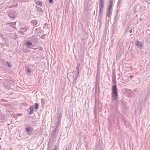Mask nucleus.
<instances>
[{
  "instance_id": "nucleus-7",
  "label": "nucleus",
  "mask_w": 150,
  "mask_h": 150,
  "mask_svg": "<svg viewBox=\"0 0 150 150\" xmlns=\"http://www.w3.org/2000/svg\"><path fill=\"white\" fill-rule=\"evenodd\" d=\"M29 110H30V111L29 112V114H31L33 113L34 108L33 106H31L29 108Z\"/></svg>"
},
{
  "instance_id": "nucleus-8",
  "label": "nucleus",
  "mask_w": 150,
  "mask_h": 150,
  "mask_svg": "<svg viewBox=\"0 0 150 150\" xmlns=\"http://www.w3.org/2000/svg\"><path fill=\"white\" fill-rule=\"evenodd\" d=\"M9 28L8 29V31L10 32H11L13 30L14 28L12 25H10L8 27V28Z\"/></svg>"
},
{
  "instance_id": "nucleus-20",
  "label": "nucleus",
  "mask_w": 150,
  "mask_h": 150,
  "mask_svg": "<svg viewBox=\"0 0 150 150\" xmlns=\"http://www.w3.org/2000/svg\"><path fill=\"white\" fill-rule=\"evenodd\" d=\"M79 67H77V74H79Z\"/></svg>"
},
{
  "instance_id": "nucleus-3",
  "label": "nucleus",
  "mask_w": 150,
  "mask_h": 150,
  "mask_svg": "<svg viewBox=\"0 0 150 150\" xmlns=\"http://www.w3.org/2000/svg\"><path fill=\"white\" fill-rule=\"evenodd\" d=\"M103 7H100L99 11V18L98 20L99 21L100 20V19L102 16L103 13Z\"/></svg>"
},
{
  "instance_id": "nucleus-12",
  "label": "nucleus",
  "mask_w": 150,
  "mask_h": 150,
  "mask_svg": "<svg viewBox=\"0 0 150 150\" xmlns=\"http://www.w3.org/2000/svg\"><path fill=\"white\" fill-rule=\"evenodd\" d=\"M100 4L99 5V8L103 7L104 6V2H100Z\"/></svg>"
},
{
  "instance_id": "nucleus-27",
  "label": "nucleus",
  "mask_w": 150,
  "mask_h": 150,
  "mask_svg": "<svg viewBox=\"0 0 150 150\" xmlns=\"http://www.w3.org/2000/svg\"><path fill=\"white\" fill-rule=\"evenodd\" d=\"M121 3V1H120V0H119L118 2V4H120Z\"/></svg>"
},
{
  "instance_id": "nucleus-17",
  "label": "nucleus",
  "mask_w": 150,
  "mask_h": 150,
  "mask_svg": "<svg viewBox=\"0 0 150 150\" xmlns=\"http://www.w3.org/2000/svg\"><path fill=\"white\" fill-rule=\"evenodd\" d=\"M54 138H52V137L51 136L50 137V139H49V142L51 143L53 141V139Z\"/></svg>"
},
{
  "instance_id": "nucleus-5",
  "label": "nucleus",
  "mask_w": 150,
  "mask_h": 150,
  "mask_svg": "<svg viewBox=\"0 0 150 150\" xmlns=\"http://www.w3.org/2000/svg\"><path fill=\"white\" fill-rule=\"evenodd\" d=\"M22 30H23V31H21L20 32V33L22 34V35H23L24 34V31H25L27 29V28L26 27H21L20 28Z\"/></svg>"
},
{
  "instance_id": "nucleus-32",
  "label": "nucleus",
  "mask_w": 150,
  "mask_h": 150,
  "mask_svg": "<svg viewBox=\"0 0 150 150\" xmlns=\"http://www.w3.org/2000/svg\"><path fill=\"white\" fill-rule=\"evenodd\" d=\"M132 30H129V32L130 33H132Z\"/></svg>"
},
{
  "instance_id": "nucleus-13",
  "label": "nucleus",
  "mask_w": 150,
  "mask_h": 150,
  "mask_svg": "<svg viewBox=\"0 0 150 150\" xmlns=\"http://www.w3.org/2000/svg\"><path fill=\"white\" fill-rule=\"evenodd\" d=\"M8 16H9L11 18H14V15L12 14L9 13L8 14Z\"/></svg>"
},
{
  "instance_id": "nucleus-6",
  "label": "nucleus",
  "mask_w": 150,
  "mask_h": 150,
  "mask_svg": "<svg viewBox=\"0 0 150 150\" xmlns=\"http://www.w3.org/2000/svg\"><path fill=\"white\" fill-rule=\"evenodd\" d=\"M38 22L36 20H34L32 21L31 23L34 25H36L38 24Z\"/></svg>"
},
{
  "instance_id": "nucleus-34",
  "label": "nucleus",
  "mask_w": 150,
  "mask_h": 150,
  "mask_svg": "<svg viewBox=\"0 0 150 150\" xmlns=\"http://www.w3.org/2000/svg\"><path fill=\"white\" fill-rule=\"evenodd\" d=\"M1 148V145H0V149Z\"/></svg>"
},
{
  "instance_id": "nucleus-11",
  "label": "nucleus",
  "mask_w": 150,
  "mask_h": 150,
  "mask_svg": "<svg viewBox=\"0 0 150 150\" xmlns=\"http://www.w3.org/2000/svg\"><path fill=\"white\" fill-rule=\"evenodd\" d=\"M39 107V104L38 103H35V106L34 108L35 110H37L38 109Z\"/></svg>"
},
{
  "instance_id": "nucleus-25",
  "label": "nucleus",
  "mask_w": 150,
  "mask_h": 150,
  "mask_svg": "<svg viewBox=\"0 0 150 150\" xmlns=\"http://www.w3.org/2000/svg\"><path fill=\"white\" fill-rule=\"evenodd\" d=\"M109 19H110L109 16H108V17L107 16L106 17V20L108 21L109 20Z\"/></svg>"
},
{
  "instance_id": "nucleus-24",
  "label": "nucleus",
  "mask_w": 150,
  "mask_h": 150,
  "mask_svg": "<svg viewBox=\"0 0 150 150\" xmlns=\"http://www.w3.org/2000/svg\"><path fill=\"white\" fill-rule=\"evenodd\" d=\"M22 1L23 2H28V0H22Z\"/></svg>"
},
{
  "instance_id": "nucleus-10",
  "label": "nucleus",
  "mask_w": 150,
  "mask_h": 150,
  "mask_svg": "<svg viewBox=\"0 0 150 150\" xmlns=\"http://www.w3.org/2000/svg\"><path fill=\"white\" fill-rule=\"evenodd\" d=\"M32 45V44L31 42H26L25 44V45H26L28 46V47H29L30 46H31Z\"/></svg>"
},
{
  "instance_id": "nucleus-30",
  "label": "nucleus",
  "mask_w": 150,
  "mask_h": 150,
  "mask_svg": "<svg viewBox=\"0 0 150 150\" xmlns=\"http://www.w3.org/2000/svg\"><path fill=\"white\" fill-rule=\"evenodd\" d=\"M99 2H104L103 0H100Z\"/></svg>"
},
{
  "instance_id": "nucleus-29",
  "label": "nucleus",
  "mask_w": 150,
  "mask_h": 150,
  "mask_svg": "<svg viewBox=\"0 0 150 150\" xmlns=\"http://www.w3.org/2000/svg\"><path fill=\"white\" fill-rule=\"evenodd\" d=\"M53 150H57V148H56V146H55L54 147V148Z\"/></svg>"
},
{
  "instance_id": "nucleus-1",
  "label": "nucleus",
  "mask_w": 150,
  "mask_h": 150,
  "mask_svg": "<svg viewBox=\"0 0 150 150\" xmlns=\"http://www.w3.org/2000/svg\"><path fill=\"white\" fill-rule=\"evenodd\" d=\"M112 81L113 84H112V97L113 100H117L118 96L117 88L116 84V79L115 78H113Z\"/></svg>"
},
{
  "instance_id": "nucleus-9",
  "label": "nucleus",
  "mask_w": 150,
  "mask_h": 150,
  "mask_svg": "<svg viewBox=\"0 0 150 150\" xmlns=\"http://www.w3.org/2000/svg\"><path fill=\"white\" fill-rule=\"evenodd\" d=\"M38 12L39 13H42V9L41 8L39 7H37Z\"/></svg>"
},
{
  "instance_id": "nucleus-33",
  "label": "nucleus",
  "mask_w": 150,
  "mask_h": 150,
  "mask_svg": "<svg viewBox=\"0 0 150 150\" xmlns=\"http://www.w3.org/2000/svg\"><path fill=\"white\" fill-rule=\"evenodd\" d=\"M21 0H14V1H21Z\"/></svg>"
},
{
  "instance_id": "nucleus-14",
  "label": "nucleus",
  "mask_w": 150,
  "mask_h": 150,
  "mask_svg": "<svg viewBox=\"0 0 150 150\" xmlns=\"http://www.w3.org/2000/svg\"><path fill=\"white\" fill-rule=\"evenodd\" d=\"M36 4L38 5H40L41 6H42V3L41 2L37 1L36 2Z\"/></svg>"
},
{
  "instance_id": "nucleus-2",
  "label": "nucleus",
  "mask_w": 150,
  "mask_h": 150,
  "mask_svg": "<svg viewBox=\"0 0 150 150\" xmlns=\"http://www.w3.org/2000/svg\"><path fill=\"white\" fill-rule=\"evenodd\" d=\"M62 115L60 112L57 113V121L56 122L55 125V127L54 129L52 132V138H55L56 134L57 128L58 127L59 124L61 123V120L62 117Z\"/></svg>"
},
{
  "instance_id": "nucleus-35",
  "label": "nucleus",
  "mask_w": 150,
  "mask_h": 150,
  "mask_svg": "<svg viewBox=\"0 0 150 150\" xmlns=\"http://www.w3.org/2000/svg\"><path fill=\"white\" fill-rule=\"evenodd\" d=\"M65 150H67V149H66Z\"/></svg>"
},
{
  "instance_id": "nucleus-4",
  "label": "nucleus",
  "mask_w": 150,
  "mask_h": 150,
  "mask_svg": "<svg viewBox=\"0 0 150 150\" xmlns=\"http://www.w3.org/2000/svg\"><path fill=\"white\" fill-rule=\"evenodd\" d=\"M136 45L137 46V47L140 49L142 48V43L138 40H137L135 43Z\"/></svg>"
},
{
  "instance_id": "nucleus-16",
  "label": "nucleus",
  "mask_w": 150,
  "mask_h": 150,
  "mask_svg": "<svg viewBox=\"0 0 150 150\" xmlns=\"http://www.w3.org/2000/svg\"><path fill=\"white\" fill-rule=\"evenodd\" d=\"M113 6V4H110L108 8V10H111V8H112Z\"/></svg>"
},
{
  "instance_id": "nucleus-26",
  "label": "nucleus",
  "mask_w": 150,
  "mask_h": 150,
  "mask_svg": "<svg viewBox=\"0 0 150 150\" xmlns=\"http://www.w3.org/2000/svg\"><path fill=\"white\" fill-rule=\"evenodd\" d=\"M79 74H77L76 75V77H75L76 79H77V78H78V77H79Z\"/></svg>"
},
{
  "instance_id": "nucleus-22",
  "label": "nucleus",
  "mask_w": 150,
  "mask_h": 150,
  "mask_svg": "<svg viewBox=\"0 0 150 150\" xmlns=\"http://www.w3.org/2000/svg\"><path fill=\"white\" fill-rule=\"evenodd\" d=\"M16 22H13L12 23H10V25H15L16 24Z\"/></svg>"
},
{
  "instance_id": "nucleus-21",
  "label": "nucleus",
  "mask_w": 150,
  "mask_h": 150,
  "mask_svg": "<svg viewBox=\"0 0 150 150\" xmlns=\"http://www.w3.org/2000/svg\"><path fill=\"white\" fill-rule=\"evenodd\" d=\"M113 0H109V3L110 4H113Z\"/></svg>"
},
{
  "instance_id": "nucleus-23",
  "label": "nucleus",
  "mask_w": 150,
  "mask_h": 150,
  "mask_svg": "<svg viewBox=\"0 0 150 150\" xmlns=\"http://www.w3.org/2000/svg\"><path fill=\"white\" fill-rule=\"evenodd\" d=\"M27 71L28 72H29V73L31 72V70L29 68L27 69Z\"/></svg>"
},
{
  "instance_id": "nucleus-31",
  "label": "nucleus",
  "mask_w": 150,
  "mask_h": 150,
  "mask_svg": "<svg viewBox=\"0 0 150 150\" xmlns=\"http://www.w3.org/2000/svg\"><path fill=\"white\" fill-rule=\"evenodd\" d=\"M133 77V75H131L129 76V78H132Z\"/></svg>"
},
{
  "instance_id": "nucleus-28",
  "label": "nucleus",
  "mask_w": 150,
  "mask_h": 150,
  "mask_svg": "<svg viewBox=\"0 0 150 150\" xmlns=\"http://www.w3.org/2000/svg\"><path fill=\"white\" fill-rule=\"evenodd\" d=\"M49 1L50 3H52L53 1V0H49Z\"/></svg>"
},
{
  "instance_id": "nucleus-18",
  "label": "nucleus",
  "mask_w": 150,
  "mask_h": 150,
  "mask_svg": "<svg viewBox=\"0 0 150 150\" xmlns=\"http://www.w3.org/2000/svg\"><path fill=\"white\" fill-rule=\"evenodd\" d=\"M25 130L27 132H29L30 131H31V129L27 127L26 128Z\"/></svg>"
},
{
  "instance_id": "nucleus-19",
  "label": "nucleus",
  "mask_w": 150,
  "mask_h": 150,
  "mask_svg": "<svg viewBox=\"0 0 150 150\" xmlns=\"http://www.w3.org/2000/svg\"><path fill=\"white\" fill-rule=\"evenodd\" d=\"M6 63L7 64V65H8V66L10 68V67H11V64L9 62H6Z\"/></svg>"
},
{
  "instance_id": "nucleus-15",
  "label": "nucleus",
  "mask_w": 150,
  "mask_h": 150,
  "mask_svg": "<svg viewBox=\"0 0 150 150\" xmlns=\"http://www.w3.org/2000/svg\"><path fill=\"white\" fill-rule=\"evenodd\" d=\"M111 11V10H108V13H107V17L110 16V15Z\"/></svg>"
}]
</instances>
